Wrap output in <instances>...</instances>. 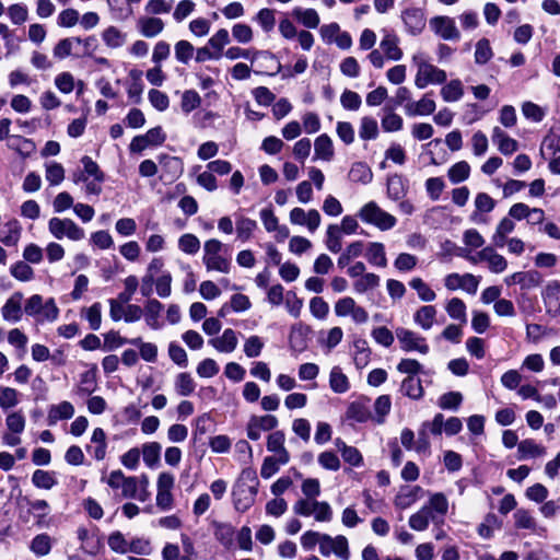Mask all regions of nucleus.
Returning a JSON list of instances; mask_svg holds the SVG:
<instances>
[{
    "label": "nucleus",
    "instance_id": "10",
    "mask_svg": "<svg viewBox=\"0 0 560 560\" xmlns=\"http://www.w3.org/2000/svg\"><path fill=\"white\" fill-rule=\"evenodd\" d=\"M395 332L402 351H416L421 354H427L429 352V346L425 338L419 334L402 327L397 328Z\"/></svg>",
    "mask_w": 560,
    "mask_h": 560
},
{
    "label": "nucleus",
    "instance_id": "42",
    "mask_svg": "<svg viewBox=\"0 0 560 560\" xmlns=\"http://www.w3.org/2000/svg\"><path fill=\"white\" fill-rule=\"evenodd\" d=\"M368 261L377 267H386L387 258L385 254V247L382 243L373 242L370 243L365 253Z\"/></svg>",
    "mask_w": 560,
    "mask_h": 560
},
{
    "label": "nucleus",
    "instance_id": "26",
    "mask_svg": "<svg viewBox=\"0 0 560 560\" xmlns=\"http://www.w3.org/2000/svg\"><path fill=\"white\" fill-rule=\"evenodd\" d=\"M285 435L282 431H275L267 438V450L278 456L279 462H290V454L284 447Z\"/></svg>",
    "mask_w": 560,
    "mask_h": 560
},
{
    "label": "nucleus",
    "instance_id": "60",
    "mask_svg": "<svg viewBox=\"0 0 560 560\" xmlns=\"http://www.w3.org/2000/svg\"><path fill=\"white\" fill-rule=\"evenodd\" d=\"M264 347V340L259 336L253 335L245 339L243 350L247 358L253 359L261 354Z\"/></svg>",
    "mask_w": 560,
    "mask_h": 560
},
{
    "label": "nucleus",
    "instance_id": "38",
    "mask_svg": "<svg viewBox=\"0 0 560 560\" xmlns=\"http://www.w3.org/2000/svg\"><path fill=\"white\" fill-rule=\"evenodd\" d=\"M292 15L307 28H316L320 23L317 11L312 8L303 9L296 7L293 9Z\"/></svg>",
    "mask_w": 560,
    "mask_h": 560
},
{
    "label": "nucleus",
    "instance_id": "13",
    "mask_svg": "<svg viewBox=\"0 0 560 560\" xmlns=\"http://www.w3.org/2000/svg\"><path fill=\"white\" fill-rule=\"evenodd\" d=\"M289 219L294 225H305L311 233H314L322 222L320 214L316 209L305 211L299 207L290 211Z\"/></svg>",
    "mask_w": 560,
    "mask_h": 560
},
{
    "label": "nucleus",
    "instance_id": "54",
    "mask_svg": "<svg viewBox=\"0 0 560 560\" xmlns=\"http://www.w3.org/2000/svg\"><path fill=\"white\" fill-rule=\"evenodd\" d=\"M45 177L51 186L60 185L65 179V168L60 163L49 162L45 164Z\"/></svg>",
    "mask_w": 560,
    "mask_h": 560
},
{
    "label": "nucleus",
    "instance_id": "41",
    "mask_svg": "<svg viewBox=\"0 0 560 560\" xmlns=\"http://www.w3.org/2000/svg\"><path fill=\"white\" fill-rule=\"evenodd\" d=\"M464 95V86L459 79H454L444 84L441 89L443 101L453 103L459 101Z\"/></svg>",
    "mask_w": 560,
    "mask_h": 560
},
{
    "label": "nucleus",
    "instance_id": "6",
    "mask_svg": "<svg viewBox=\"0 0 560 560\" xmlns=\"http://www.w3.org/2000/svg\"><path fill=\"white\" fill-rule=\"evenodd\" d=\"M293 511L296 515L308 517L314 516L317 522H330L332 520V510L328 502L316 499H299Z\"/></svg>",
    "mask_w": 560,
    "mask_h": 560
},
{
    "label": "nucleus",
    "instance_id": "37",
    "mask_svg": "<svg viewBox=\"0 0 560 560\" xmlns=\"http://www.w3.org/2000/svg\"><path fill=\"white\" fill-rule=\"evenodd\" d=\"M348 177L353 183L366 185L371 183L373 173L371 167L364 162H355L351 165Z\"/></svg>",
    "mask_w": 560,
    "mask_h": 560
},
{
    "label": "nucleus",
    "instance_id": "9",
    "mask_svg": "<svg viewBox=\"0 0 560 560\" xmlns=\"http://www.w3.org/2000/svg\"><path fill=\"white\" fill-rule=\"evenodd\" d=\"M334 311L338 317L351 316L355 324H365L369 320L366 310L358 305L351 296L339 299L334 305Z\"/></svg>",
    "mask_w": 560,
    "mask_h": 560
},
{
    "label": "nucleus",
    "instance_id": "20",
    "mask_svg": "<svg viewBox=\"0 0 560 560\" xmlns=\"http://www.w3.org/2000/svg\"><path fill=\"white\" fill-rule=\"evenodd\" d=\"M422 508L429 512L432 522L442 523L448 512V500L442 492L431 493L428 503Z\"/></svg>",
    "mask_w": 560,
    "mask_h": 560
},
{
    "label": "nucleus",
    "instance_id": "19",
    "mask_svg": "<svg viewBox=\"0 0 560 560\" xmlns=\"http://www.w3.org/2000/svg\"><path fill=\"white\" fill-rule=\"evenodd\" d=\"M252 63H256V73L276 74L280 70V62L275 55L267 50H253Z\"/></svg>",
    "mask_w": 560,
    "mask_h": 560
},
{
    "label": "nucleus",
    "instance_id": "24",
    "mask_svg": "<svg viewBox=\"0 0 560 560\" xmlns=\"http://www.w3.org/2000/svg\"><path fill=\"white\" fill-rule=\"evenodd\" d=\"M165 24L162 19L144 15L138 19L137 28L147 38H153L164 31Z\"/></svg>",
    "mask_w": 560,
    "mask_h": 560
},
{
    "label": "nucleus",
    "instance_id": "55",
    "mask_svg": "<svg viewBox=\"0 0 560 560\" xmlns=\"http://www.w3.org/2000/svg\"><path fill=\"white\" fill-rule=\"evenodd\" d=\"M445 310L451 318L457 319L462 324H466V322H467L466 305L460 299H458V298L451 299L447 302Z\"/></svg>",
    "mask_w": 560,
    "mask_h": 560
},
{
    "label": "nucleus",
    "instance_id": "34",
    "mask_svg": "<svg viewBox=\"0 0 560 560\" xmlns=\"http://www.w3.org/2000/svg\"><path fill=\"white\" fill-rule=\"evenodd\" d=\"M102 40L109 49H119L127 42V34L116 26L106 27L101 34Z\"/></svg>",
    "mask_w": 560,
    "mask_h": 560
},
{
    "label": "nucleus",
    "instance_id": "22",
    "mask_svg": "<svg viewBox=\"0 0 560 560\" xmlns=\"http://www.w3.org/2000/svg\"><path fill=\"white\" fill-rule=\"evenodd\" d=\"M22 302L23 294L21 292H14L10 295V298L5 301L4 305L1 307V315L4 320L18 323L22 318Z\"/></svg>",
    "mask_w": 560,
    "mask_h": 560
},
{
    "label": "nucleus",
    "instance_id": "18",
    "mask_svg": "<svg viewBox=\"0 0 560 560\" xmlns=\"http://www.w3.org/2000/svg\"><path fill=\"white\" fill-rule=\"evenodd\" d=\"M27 505V515H32L34 518V523L38 527H48L50 525V520L48 515L50 513V505L46 500L37 499L30 500L24 499Z\"/></svg>",
    "mask_w": 560,
    "mask_h": 560
},
{
    "label": "nucleus",
    "instance_id": "23",
    "mask_svg": "<svg viewBox=\"0 0 560 560\" xmlns=\"http://www.w3.org/2000/svg\"><path fill=\"white\" fill-rule=\"evenodd\" d=\"M401 19L407 27V31L412 35L420 34L425 27V16L421 9H406L401 14Z\"/></svg>",
    "mask_w": 560,
    "mask_h": 560
},
{
    "label": "nucleus",
    "instance_id": "44",
    "mask_svg": "<svg viewBox=\"0 0 560 560\" xmlns=\"http://www.w3.org/2000/svg\"><path fill=\"white\" fill-rule=\"evenodd\" d=\"M436 310L432 305L421 306L413 316L415 323L422 329L429 330L434 323Z\"/></svg>",
    "mask_w": 560,
    "mask_h": 560
},
{
    "label": "nucleus",
    "instance_id": "47",
    "mask_svg": "<svg viewBox=\"0 0 560 560\" xmlns=\"http://www.w3.org/2000/svg\"><path fill=\"white\" fill-rule=\"evenodd\" d=\"M385 115L381 119V126L385 132H396L402 129L404 120L400 115L390 108L384 109Z\"/></svg>",
    "mask_w": 560,
    "mask_h": 560
},
{
    "label": "nucleus",
    "instance_id": "1",
    "mask_svg": "<svg viewBox=\"0 0 560 560\" xmlns=\"http://www.w3.org/2000/svg\"><path fill=\"white\" fill-rule=\"evenodd\" d=\"M258 486L256 471L252 468L243 469L232 490L233 504L237 511L245 512L255 503Z\"/></svg>",
    "mask_w": 560,
    "mask_h": 560
},
{
    "label": "nucleus",
    "instance_id": "30",
    "mask_svg": "<svg viewBox=\"0 0 560 560\" xmlns=\"http://www.w3.org/2000/svg\"><path fill=\"white\" fill-rule=\"evenodd\" d=\"M492 141L498 145V150L504 155H511L518 149V143L515 139L508 136L500 127L495 126L492 129Z\"/></svg>",
    "mask_w": 560,
    "mask_h": 560
},
{
    "label": "nucleus",
    "instance_id": "16",
    "mask_svg": "<svg viewBox=\"0 0 560 560\" xmlns=\"http://www.w3.org/2000/svg\"><path fill=\"white\" fill-rule=\"evenodd\" d=\"M546 313L552 317L560 315V282L549 281L541 292Z\"/></svg>",
    "mask_w": 560,
    "mask_h": 560
},
{
    "label": "nucleus",
    "instance_id": "11",
    "mask_svg": "<svg viewBox=\"0 0 560 560\" xmlns=\"http://www.w3.org/2000/svg\"><path fill=\"white\" fill-rule=\"evenodd\" d=\"M472 262H487L488 268L493 273H502L508 268L506 258L497 253L493 246L483 247L475 256L469 258Z\"/></svg>",
    "mask_w": 560,
    "mask_h": 560
},
{
    "label": "nucleus",
    "instance_id": "4",
    "mask_svg": "<svg viewBox=\"0 0 560 560\" xmlns=\"http://www.w3.org/2000/svg\"><path fill=\"white\" fill-rule=\"evenodd\" d=\"M24 312L26 315L35 317L38 323L55 322L59 315V308L54 299L44 302L39 294H34L26 300Z\"/></svg>",
    "mask_w": 560,
    "mask_h": 560
},
{
    "label": "nucleus",
    "instance_id": "27",
    "mask_svg": "<svg viewBox=\"0 0 560 560\" xmlns=\"http://www.w3.org/2000/svg\"><path fill=\"white\" fill-rule=\"evenodd\" d=\"M209 343L219 352L231 353L236 349L238 340L236 332L226 328L220 337L210 339Z\"/></svg>",
    "mask_w": 560,
    "mask_h": 560
},
{
    "label": "nucleus",
    "instance_id": "39",
    "mask_svg": "<svg viewBox=\"0 0 560 560\" xmlns=\"http://www.w3.org/2000/svg\"><path fill=\"white\" fill-rule=\"evenodd\" d=\"M515 230V223L511 218H503L495 228L492 235V243L495 247H503L508 235Z\"/></svg>",
    "mask_w": 560,
    "mask_h": 560
},
{
    "label": "nucleus",
    "instance_id": "31",
    "mask_svg": "<svg viewBox=\"0 0 560 560\" xmlns=\"http://www.w3.org/2000/svg\"><path fill=\"white\" fill-rule=\"evenodd\" d=\"M314 159L329 162L335 155L334 144L326 133L318 136L314 142Z\"/></svg>",
    "mask_w": 560,
    "mask_h": 560
},
{
    "label": "nucleus",
    "instance_id": "28",
    "mask_svg": "<svg viewBox=\"0 0 560 560\" xmlns=\"http://www.w3.org/2000/svg\"><path fill=\"white\" fill-rule=\"evenodd\" d=\"M8 148L15 151L22 159H28L36 152V143L22 136H11L7 143Z\"/></svg>",
    "mask_w": 560,
    "mask_h": 560
},
{
    "label": "nucleus",
    "instance_id": "12",
    "mask_svg": "<svg viewBox=\"0 0 560 560\" xmlns=\"http://www.w3.org/2000/svg\"><path fill=\"white\" fill-rule=\"evenodd\" d=\"M277 417L272 415L252 416L246 427L247 438L257 441L261 432L273 430L278 425Z\"/></svg>",
    "mask_w": 560,
    "mask_h": 560
},
{
    "label": "nucleus",
    "instance_id": "7",
    "mask_svg": "<svg viewBox=\"0 0 560 560\" xmlns=\"http://www.w3.org/2000/svg\"><path fill=\"white\" fill-rule=\"evenodd\" d=\"M48 231L57 240L68 237L71 241H80L85 236L84 230L74 221L57 217L48 221Z\"/></svg>",
    "mask_w": 560,
    "mask_h": 560
},
{
    "label": "nucleus",
    "instance_id": "2",
    "mask_svg": "<svg viewBox=\"0 0 560 560\" xmlns=\"http://www.w3.org/2000/svg\"><path fill=\"white\" fill-rule=\"evenodd\" d=\"M411 60L417 68L415 85L418 89H424L429 84H442L446 81V72L431 63L424 52H416Z\"/></svg>",
    "mask_w": 560,
    "mask_h": 560
},
{
    "label": "nucleus",
    "instance_id": "58",
    "mask_svg": "<svg viewBox=\"0 0 560 560\" xmlns=\"http://www.w3.org/2000/svg\"><path fill=\"white\" fill-rule=\"evenodd\" d=\"M161 448L162 447L158 442H149L142 445L141 453L143 455V460L147 466L153 467L159 463L161 456Z\"/></svg>",
    "mask_w": 560,
    "mask_h": 560
},
{
    "label": "nucleus",
    "instance_id": "40",
    "mask_svg": "<svg viewBox=\"0 0 560 560\" xmlns=\"http://www.w3.org/2000/svg\"><path fill=\"white\" fill-rule=\"evenodd\" d=\"M81 45L80 37L63 38L54 47V56L57 59H65L77 54V48Z\"/></svg>",
    "mask_w": 560,
    "mask_h": 560
},
{
    "label": "nucleus",
    "instance_id": "48",
    "mask_svg": "<svg viewBox=\"0 0 560 560\" xmlns=\"http://www.w3.org/2000/svg\"><path fill=\"white\" fill-rule=\"evenodd\" d=\"M400 390L411 399H420L423 396L421 381L415 376H407L401 383Z\"/></svg>",
    "mask_w": 560,
    "mask_h": 560
},
{
    "label": "nucleus",
    "instance_id": "45",
    "mask_svg": "<svg viewBox=\"0 0 560 560\" xmlns=\"http://www.w3.org/2000/svg\"><path fill=\"white\" fill-rule=\"evenodd\" d=\"M162 310L163 305L160 301L155 299H150L147 301L144 305L145 322L151 328L158 329L160 327L159 317Z\"/></svg>",
    "mask_w": 560,
    "mask_h": 560
},
{
    "label": "nucleus",
    "instance_id": "32",
    "mask_svg": "<svg viewBox=\"0 0 560 560\" xmlns=\"http://www.w3.org/2000/svg\"><path fill=\"white\" fill-rule=\"evenodd\" d=\"M436 108L434 100L424 94L419 101L406 105V113L409 116H428Z\"/></svg>",
    "mask_w": 560,
    "mask_h": 560
},
{
    "label": "nucleus",
    "instance_id": "57",
    "mask_svg": "<svg viewBox=\"0 0 560 560\" xmlns=\"http://www.w3.org/2000/svg\"><path fill=\"white\" fill-rule=\"evenodd\" d=\"M470 174V166L466 161H460L452 165L447 172V176L453 184L466 180Z\"/></svg>",
    "mask_w": 560,
    "mask_h": 560
},
{
    "label": "nucleus",
    "instance_id": "53",
    "mask_svg": "<svg viewBox=\"0 0 560 560\" xmlns=\"http://www.w3.org/2000/svg\"><path fill=\"white\" fill-rule=\"evenodd\" d=\"M341 234L342 232L340 231V228L337 224H330L327 228L325 244L327 249L330 250L331 253H338L341 250Z\"/></svg>",
    "mask_w": 560,
    "mask_h": 560
},
{
    "label": "nucleus",
    "instance_id": "14",
    "mask_svg": "<svg viewBox=\"0 0 560 560\" xmlns=\"http://www.w3.org/2000/svg\"><path fill=\"white\" fill-rule=\"evenodd\" d=\"M432 31L445 40H458L460 33L455 25V21L450 16H434L430 20Z\"/></svg>",
    "mask_w": 560,
    "mask_h": 560
},
{
    "label": "nucleus",
    "instance_id": "35",
    "mask_svg": "<svg viewBox=\"0 0 560 560\" xmlns=\"http://www.w3.org/2000/svg\"><path fill=\"white\" fill-rule=\"evenodd\" d=\"M476 211L471 213L470 220L476 223L486 222L480 215L481 212H491L495 207V201L486 192L477 194L475 198Z\"/></svg>",
    "mask_w": 560,
    "mask_h": 560
},
{
    "label": "nucleus",
    "instance_id": "17",
    "mask_svg": "<svg viewBox=\"0 0 560 560\" xmlns=\"http://www.w3.org/2000/svg\"><path fill=\"white\" fill-rule=\"evenodd\" d=\"M542 282L541 275L536 270L518 271L504 278L508 287L518 284L523 290H530L539 287Z\"/></svg>",
    "mask_w": 560,
    "mask_h": 560
},
{
    "label": "nucleus",
    "instance_id": "36",
    "mask_svg": "<svg viewBox=\"0 0 560 560\" xmlns=\"http://www.w3.org/2000/svg\"><path fill=\"white\" fill-rule=\"evenodd\" d=\"M517 453L518 459L542 457L546 455V447L532 439H526L518 443Z\"/></svg>",
    "mask_w": 560,
    "mask_h": 560
},
{
    "label": "nucleus",
    "instance_id": "15",
    "mask_svg": "<svg viewBox=\"0 0 560 560\" xmlns=\"http://www.w3.org/2000/svg\"><path fill=\"white\" fill-rule=\"evenodd\" d=\"M260 220L264 224V228L269 233H276L275 238L277 242H283L289 237L290 231L287 225H280L279 219L276 217L273 210L271 208H264L259 212Z\"/></svg>",
    "mask_w": 560,
    "mask_h": 560
},
{
    "label": "nucleus",
    "instance_id": "51",
    "mask_svg": "<svg viewBox=\"0 0 560 560\" xmlns=\"http://www.w3.org/2000/svg\"><path fill=\"white\" fill-rule=\"evenodd\" d=\"M175 390L180 396H189L195 392L196 383L189 373H179L175 378Z\"/></svg>",
    "mask_w": 560,
    "mask_h": 560
},
{
    "label": "nucleus",
    "instance_id": "29",
    "mask_svg": "<svg viewBox=\"0 0 560 560\" xmlns=\"http://www.w3.org/2000/svg\"><path fill=\"white\" fill-rule=\"evenodd\" d=\"M380 49L389 60L397 61L402 57V50L399 47V38L393 33L385 32L380 43Z\"/></svg>",
    "mask_w": 560,
    "mask_h": 560
},
{
    "label": "nucleus",
    "instance_id": "49",
    "mask_svg": "<svg viewBox=\"0 0 560 560\" xmlns=\"http://www.w3.org/2000/svg\"><path fill=\"white\" fill-rule=\"evenodd\" d=\"M51 546L52 539L49 535L38 534L32 539L30 549L36 556L43 557L50 552Z\"/></svg>",
    "mask_w": 560,
    "mask_h": 560
},
{
    "label": "nucleus",
    "instance_id": "5",
    "mask_svg": "<svg viewBox=\"0 0 560 560\" xmlns=\"http://www.w3.org/2000/svg\"><path fill=\"white\" fill-rule=\"evenodd\" d=\"M358 217L362 222L374 225L381 231L393 229L397 220L396 218L383 210L375 201H369L358 212Z\"/></svg>",
    "mask_w": 560,
    "mask_h": 560
},
{
    "label": "nucleus",
    "instance_id": "64",
    "mask_svg": "<svg viewBox=\"0 0 560 560\" xmlns=\"http://www.w3.org/2000/svg\"><path fill=\"white\" fill-rule=\"evenodd\" d=\"M387 195L392 200H400L406 195L404 180L400 176H392L387 180Z\"/></svg>",
    "mask_w": 560,
    "mask_h": 560
},
{
    "label": "nucleus",
    "instance_id": "62",
    "mask_svg": "<svg viewBox=\"0 0 560 560\" xmlns=\"http://www.w3.org/2000/svg\"><path fill=\"white\" fill-rule=\"evenodd\" d=\"M380 284V277L375 273L362 275L353 284L354 291L358 293H364L369 290H373Z\"/></svg>",
    "mask_w": 560,
    "mask_h": 560
},
{
    "label": "nucleus",
    "instance_id": "25",
    "mask_svg": "<svg viewBox=\"0 0 560 560\" xmlns=\"http://www.w3.org/2000/svg\"><path fill=\"white\" fill-rule=\"evenodd\" d=\"M421 492L420 486L401 487L394 499V504L397 509L406 510L418 501Z\"/></svg>",
    "mask_w": 560,
    "mask_h": 560
},
{
    "label": "nucleus",
    "instance_id": "46",
    "mask_svg": "<svg viewBox=\"0 0 560 560\" xmlns=\"http://www.w3.org/2000/svg\"><path fill=\"white\" fill-rule=\"evenodd\" d=\"M329 385L331 390L338 394L346 393L349 389V380L339 366H334L331 369L329 374Z\"/></svg>",
    "mask_w": 560,
    "mask_h": 560
},
{
    "label": "nucleus",
    "instance_id": "61",
    "mask_svg": "<svg viewBox=\"0 0 560 560\" xmlns=\"http://www.w3.org/2000/svg\"><path fill=\"white\" fill-rule=\"evenodd\" d=\"M32 482L36 488L49 490L57 483V480L52 472L38 469L34 471Z\"/></svg>",
    "mask_w": 560,
    "mask_h": 560
},
{
    "label": "nucleus",
    "instance_id": "8",
    "mask_svg": "<svg viewBox=\"0 0 560 560\" xmlns=\"http://www.w3.org/2000/svg\"><path fill=\"white\" fill-rule=\"evenodd\" d=\"M319 553L323 557L335 555L340 560H350L351 557L348 539L343 535L332 537L328 534H324L322 537Z\"/></svg>",
    "mask_w": 560,
    "mask_h": 560
},
{
    "label": "nucleus",
    "instance_id": "52",
    "mask_svg": "<svg viewBox=\"0 0 560 560\" xmlns=\"http://www.w3.org/2000/svg\"><path fill=\"white\" fill-rule=\"evenodd\" d=\"M359 136L362 140H374L378 136L377 121L370 116H364L360 120Z\"/></svg>",
    "mask_w": 560,
    "mask_h": 560
},
{
    "label": "nucleus",
    "instance_id": "3",
    "mask_svg": "<svg viewBox=\"0 0 560 560\" xmlns=\"http://www.w3.org/2000/svg\"><path fill=\"white\" fill-rule=\"evenodd\" d=\"M223 244L217 238H210L203 244L202 262L207 271H218L229 273L231 271V261L222 256Z\"/></svg>",
    "mask_w": 560,
    "mask_h": 560
},
{
    "label": "nucleus",
    "instance_id": "50",
    "mask_svg": "<svg viewBox=\"0 0 560 560\" xmlns=\"http://www.w3.org/2000/svg\"><path fill=\"white\" fill-rule=\"evenodd\" d=\"M256 229L257 223L255 220L243 215L236 219V234L237 238L242 242L248 241Z\"/></svg>",
    "mask_w": 560,
    "mask_h": 560
},
{
    "label": "nucleus",
    "instance_id": "21",
    "mask_svg": "<svg viewBox=\"0 0 560 560\" xmlns=\"http://www.w3.org/2000/svg\"><path fill=\"white\" fill-rule=\"evenodd\" d=\"M159 164L162 168L161 178L163 179L173 182L183 174L184 164L182 159L177 156L160 155Z\"/></svg>",
    "mask_w": 560,
    "mask_h": 560
},
{
    "label": "nucleus",
    "instance_id": "43",
    "mask_svg": "<svg viewBox=\"0 0 560 560\" xmlns=\"http://www.w3.org/2000/svg\"><path fill=\"white\" fill-rule=\"evenodd\" d=\"M22 228L18 220L9 221L0 236V241L5 246H16L21 237Z\"/></svg>",
    "mask_w": 560,
    "mask_h": 560
},
{
    "label": "nucleus",
    "instance_id": "33",
    "mask_svg": "<svg viewBox=\"0 0 560 560\" xmlns=\"http://www.w3.org/2000/svg\"><path fill=\"white\" fill-rule=\"evenodd\" d=\"M74 416V407L69 401H61L58 405L50 406L47 415L49 425L56 424L59 420H68Z\"/></svg>",
    "mask_w": 560,
    "mask_h": 560
},
{
    "label": "nucleus",
    "instance_id": "59",
    "mask_svg": "<svg viewBox=\"0 0 560 560\" xmlns=\"http://www.w3.org/2000/svg\"><path fill=\"white\" fill-rule=\"evenodd\" d=\"M178 248L187 255H195L200 249V241L196 235L185 233L178 238Z\"/></svg>",
    "mask_w": 560,
    "mask_h": 560
},
{
    "label": "nucleus",
    "instance_id": "56",
    "mask_svg": "<svg viewBox=\"0 0 560 560\" xmlns=\"http://www.w3.org/2000/svg\"><path fill=\"white\" fill-rule=\"evenodd\" d=\"M409 285L417 292L419 299L423 302H432L436 298L435 292L421 278H412Z\"/></svg>",
    "mask_w": 560,
    "mask_h": 560
},
{
    "label": "nucleus",
    "instance_id": "63",
    "mask_svg": "<svg viewBox=\"0 0 560 560\" xmlns=\"http://www.w3.org/2000/svg\"><path fill=\"white\" fill-rule=\"evenodd\" d=\"M430 521L431 515L425 509L421 508L409 517V526L413 530L423 532L428 528Z\"/></svg>",
    "mask_w": 560,
    "mask_h": 560
}]
</instances>
